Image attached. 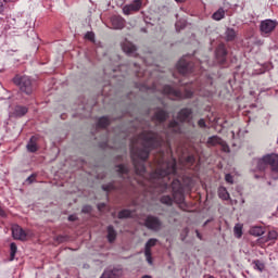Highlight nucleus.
<instances>
[{
  "instance_id": "3",
  "label": "nucleus",
  "mask_w": 278,
  "mask_h": 278,
  "mask_svg": "<svg viewBox=\"0 0 278 278\" xmlns=\"http://www.w3.org/2000/svg\"><path fill=\"white\" fill-rule=\"evenodd\" d=\"M13 83L20 88L21 92H24V94H31V92H34V84L28 76L16 75L13 78Z\"/></svg>"
},
{
  "instance_id": "30",
  "label": "nucleus",
  "mask_w": 278,
  "mask_h": 278,
  "mask_svg": "<svg viewBox=\"0 0 278 278\" xmlns=\"http://www.w3.org/2000/svg\"><path fill=\"white\" fill-rule=\"evenodd\" d=\"M236 238H242V224H237L233 228Z\"/></svg>"
},
{
  "instance_id": "32",
  "label": "nucleus",
  "mask_w": 278,
  "mask_h": 278,
  "mask_svg": "<svg viewBox=\"0 0 278 278\" xmlns=\"http://www.w3.org/2000/svg\"><path fill=\"white\" fill-rule=\"evenodd\" d=\"M161 203L164 205H173V198H170V195H163L161 198Z\"/></svg>"
},
{
  "instance_id": "42",
  "label": "nucleus",
  "mask_w": 278,
  "mask_h": 278,
  "mask_svg": "<svg viewBox=\"0 0 278 278\" xmlns=\"http://www.w3.org/2000/svg\"><path fill=\"white\" fill-rule=\"evenodd\" d=\"M198 125H199V127H201L202 129L203 128H205L206 127V125H205V119H200L199 122H198Z\"/></svg>"
},
{
  "instance_id": "18",
  "label": "nucleus",
  "mask_w": 278,
  "mask_h": 278,
  "mask_svg": "<svg viewBox=\"0 0 278 278\" xmlns=\"http://www.w3.org/2000/svg\"><path fill=\"white\" fill-rule=\"evenodd\" d=\"M206 144L208 147H216L218 144H223V139L218 136H212L207 139Z\"/></svg>"
},
{
  "instance_id": "1",
  "label": "nucleus",
  "mask_w": 278,
  "mask_h": 278,
  "mask_svg": "<svg viewBox=\"0 0 278 278\" xmlns=\"http://www.w3.org/2000/svg\"><path fill=\"white\" fill-rule=\"evenodd\" d=\"M162 142H164L162 137L155 132H149L147 130L131 141L130 153L137 175L144 177L146 173L144 164L138 163V160H140V162H146L151 149L162 147Z\"/></svg>"
},
{
  "instance_id": "21",
  "label": "nucleus",
  "mask_w": 278,
  "mask_h": 278,
  "mask_svg": "<svg viewBox=\"0 0 278 278\" xmlns=\"http://www.w3.org/2000/svg\"><path fill=\"white\" fill-rule=\"evenodd\" d=\"M168 129L173 134H181V125L175 121L169 123Z\"/></svg>"
},
{
  "instance_id": "31",
  "label": "nucleus",
  "mask_w": 278,
  "mask_h": 278,
  "mask_svg": "<svg viewBox=\"0 0 278 278\" xmlns=\"http://www.w3.org/2000/svg\"><path fill=\"white\" fill-rule=\"evenodd\" d=\"M110 125V118L108 117H101L98 122V127L105 128Z\"/></svg>"
},
{
  "instance_id": "27",
  "label": "nucleus",
  "mask_w": 278,
  "mask_h": 278,
  "mask_svg": "<svg viewBox=\"0 0 278 278\" xmlns=\"http://www.w3.org/2000/svg\"><path fill=\"white\" fill-rule=\"evenodd\" d=\"M218 197L219 199H223L224 201H227L229 199V192L225 187H220L218 189Z\"/></svg>"
},
{
  "instance_id": "13",
  "label": "nucleus",
  "mask_w": 278,
  "mask_h": 278,
  "mask_svg": "<svg viewBox=\"0 0 278 278\" xmlns=\"http://www.w3.org/2000/svg\"><path fill=\"white\" fill-rule=\"evenodd\" d=\"M190 116H192V111L190 109H182L178 113V121H180V123H186L190 121Z\"/></svg>"
},
{
  "instance_id": "53",
  "label": "nucleus",
  "mask_w": 278,
  "mask_h": 278,
  "mask_svg": "<svg viewBox=\"0 0 278 278\" xmlns=\"http://www.w3.org/2000/svg\"><path fill=\"white\" fill-rule=\"evenodd\" d=\"M275 179H278V176Z\"/></svg>"
},
{
  "instance_id": "35",
  "label": "nucleus",
  "mask_w": 278,
  "mask_h": 278,
  "mask_svg": "<svg viewBox=\"0 0 278 278\" xmlns=\"http://www.w3.org/2000/svg\"><path fill=\"white\" fill-rule=\"evenodd\" d=\"M184 27H186V21L185 20H180V21L176 22V29L178 31H181V29H184Z\"/></svg>"
},
{
  "instance_id": "50",
  "label": "nucleus",
  "mask_w": 278,
  "mask_h": 278,
  "mask_svg": "<svg viewBox=\"0 0 278 278\" xmlns=\"http://www.w3.org/2000/svg\"><path fill=\"white\" fill-rule=\"evenodd\" d=\"M3 12V5H0V13Z\"/></svg>"
},
{
  "instance_id": "24",
  "label": "nucleus",
  "mask_w": 278,
  "mask_h": 278,
  "mask_svg": "<svg viewBox=\"0 0 278 278\" xmlns=\"http://www.w3.org/2000/svg\"><path fill=\"white\" fill-rule=\"evenodd\" d=\"M250 233L251 236H255V237L264 236V228L260 226H254L250 229Z\"/></svg>"
},
{
  "instance_id": "4",
  "label": "nucleus",
  "mask_w": 278,
  "mask_h": 278,
  "mask_svg": "<svg viewBox=\"0 0 278 278\" xmlns=\"http://www.w3.org/2000/svg\"><path fill=\"white\" fill-rule=\"evenodd\" d=\"M163 94H166L172 100H177V99H190L192 97V91H186L185 94H182L180 91L175 90L170 86H164L163 87Z\"/></svg>"
},
{
  "instance_id": "22",
  "label": "nucleus",
  "mask_w": 278,
  "mask_h": 278,
  "mask_svg": "<svg viewBox=\"0 0 278 278\" xmlns=\"http://www.w3.org/2000/svg\"><path fill=\"white\" fill-rule=\"evenodd\" d=\"M173 199L176 203H184V192L181 189L174 191Z\"/></svg>"
},
{
  "instance_id": "36",
  "label": "nucleus",
  "mask_w": 278,
  "mask_h": 278,
  "mask_svg": "<svg viewBox=\"0 0 278 278\" xmlns=\"http://www.w3.org/2000/svg\"><path fill=\"white\" fill-rule=\"evenodd\" d=\"M128 170L129 169L125 165L117 166V173H121L122 175H127Z\"/></svg>"
},
{
  "instance_id": "15",
  "label": "nucleus",
  "mask_w": 278,
  "mask_h": 278,
  "mask_svg": "<svg viewBox=\"0 0 278 278\" xmlns=\"http://www.w3.org/2000/svg\"><path fill=\"white\" fill-rule=\"evenodd\" d=\"M122 49L124 53H127V55H136V46L129 41H125L122 45Z\"/></svg>"
},
{
  "instance_id": "5",
  "label": "nucleus",
  "mask_w": 278,
  "mask_h": 278,
  "mask_svg": "<svg viewBox=\"0 0 278 278\" xmlns=\"http://www.w3.org/2000/svg\"><path fill=\"white\" fill-rule=\"evenodd\" d=\"M141 9L142 0H134L131 3L123 7V14H125V16H129L135 14V12H140Z\"/></svg>"
},
{
  "instance_id": "20",
  "label": "nucleus",
  "mask_w": 278,
  "mask_h": 278,
  "mask_svg": "<svg viewBox=\"0 0 278 278\" xmlns=\"http://www.w3.org/2000/svg\"><path fill=\"white\" fill-rule=\"evenodd\" d=\"M28 111L29 110L26 106L17 105L15 106L13 114L21 118L22 116H25V114H27Z\"/></svg>"
},
{
  "instance_id": "25",
  "label": "nucleus",
  "mask_w": 278,
  "mask_h": 278,
  "mask_svg": "<svg viewBox=\"0 0 278 278\" xmlns=\"http://www.w3.org/2000/svg\"><path fill=\"white\" fill-rule=\"evenodd\" d=\"M108 240L109 242H114L116 240V230H114V227L112 226L108 227Z\"/></svg>"
},
{
  "instance_id": "49",
  "label": "nucleus",
  "mask_w": 278,
  "mask_h": 278,
  "mask_svg": "<svg viewBox=\"0 0 278 278\" xmlns=\"http://www.w3.org/2000/svg\"><path fill=\"white\" fill-rule=\"evenodd\" d=\"M197 236H198V238H200V240H201V233L199 232V230H197Z\"/></svg>"
},
{
  "instance_id": "48",
  "label": "nucleus",
  "mask_w": 278,
  "mask_h": 278,
  "mask_svg": "<svg viewBox=\"0 0 278 278\" xmlns=\"http://www.w3.org/2000/svg\"><path fill=\"white\" fill-rule=\"evenodd\" d=\"M68 220H75V216L71 215V216L68 217Z\"/></svg>"
},
{
  "instance_id": "2",
  "label": "nucleus",
  "mask_w": 278,
  "mask_h": 278,
  "mask_svg": "<svg viewBox=\"0 0 278 278\" xmlns=\"http://www.w3.org/2000/svg\"><path fill=\"white\" fill-rule=\"evenodd\" d=\"M159 167L154 173L150 175L148 186L150 192H166L168 190V175H175L177 172V161L170 159L168 162H164V157L157 161Z\"/></svg>"
},
{
  "instance_id": "29",
  "label": "nucleus",
  "mask_w": 278,
  "mask_h": 278,
  "mask_svg": "<svg viewBox=\"0 0 278 278\" xmlns=\"http://www.w3.org/2000/svg\"><path fill=\"white\" fill-rule=\"evenodd\" d=\"M18 251V248L16 247V243L12 242L10 244V261L13 262L14 257H16V252Z\"/></svg>"
},
{
  "instance_id": "17",
  "label": "nucleus",
  "mask_w": 278,
  "mask_h": 278,
  "mask_svg": "<svg viewBox=\"0 0 278 278\" xmlns=\"http://www.w3.org/2000/svg\"><path fill=\"white\" fill-rule=\"evenodd\" d=\"M168 113H166L164 110H159L155 112L153 121H156L157 123H164V121H166Z\"/></svg>"
},
{
  "instance_id": "26",
  "label": "nucleus",
  "mask_w": 278,
  "mask_h": 278,
  "mask_svg": "<svg viewBox=\"0 0 278 278\" xmlns=\"http://www.w3.org/2000/svg\"><path fill=\"white\" fill-rule=\"evenodd\" d=\"M213 21H223L225 18V10L219 9L212 15Z\"/></svg>"
},
{
  "instance_id": "51",
  "label": "nucleus",
  "mask_w": 278,
  "mask_h": 278,
  "mask_svg": "<svg viewBox=\"0 0 278 278\" xmlns=\"http://www.w3.org/2000/svg\"><path fill=\"white\" fill-rule=\"evenodd\" d=\"M142 278H151V276H149V275H146V276H143Z\"/></svg>"
},
{
  "instance_id": "47",
  "label": "nucleus",
  "mask_w": 278,
  "mask_h": 278,
  "mask_svg": "<svg viewBox=\"0 0 278 278\" xmlns=\"http://www.w3.org/2000/svg\"><path fill=\"white\" fill-rule=\"evenodd\" d=\"M176 3H185L186 0H175Z\"/></svg>"
},
{
  "instance_id": "6",
  "label": "nucleus",
  "mask_w": 278,
  "mask_h": 278,
  "mask_svg": "<svg viewBox=\"0 0 278 278\" xmlns=\"http://www.w3.org/2000/svg\"><path fill=\"white\" fill-rule=\"evenodd\" d=\"M144 226L152 231H160L162 229V222L155 216H148Z\"/></svg>"
},
{
  "instance_id": "46",
  "label": "nucleus",
  "mask_w": 278,
  "mask_h": 278,
  "mask_svg": "<svg viewBox=\"0 0 278 278\" xmlns=\"http://www.w3.org/2000/svg\"><path fill=\"white\" fill-rule=\"evenodd\" d=\"M90 210V206H85L84 208H83V212H88Z\"/></svg>"
},
{
  "instance_id": "10",
  "label": "nucleus",
  "mask_w": 278,
  "mask_h": 278,
  "mask_svg": "<svg viewBox=\"0 0 278 278\" xmlns=\"http://www.w3.org/2000/svg\"><path fill=\"white\" fill-rule=\"evenodd\" d=\"M271 157V154H266L262 159H256L253 161V164L257 166L258 170H266L267 166H270L268 160Z\"/></svg>"
},
{
  "instance_id": "8",
  "label": "nucleus",
  "mask_w": 278,
  "mask_h": 278,
  "mask_svg": "<svg viewBox=\"0 0 278 278\" xmlns=\"http://www.w3.org/2000/svg\"><path fill=\"white\" fill-rule=\"evenodd\" d=\"M177 71L180 75H188V73H192V63L186 61V59H180L177 64Z\"/></svg>"
},
{
  "instance_id": "37",
  "label": "nucleus",
  "mask_w": 278,
  "mask_h": 278,
  "mask_svg": "<svg viewBox=\"0 0 278 278\" xmlns=\"http://www.w3.org/2000/svg\"><path fill=\"white\" fill-rule=\"evenodd\" d=\"M115 186L114 184H109V185H103L102 186V190H104L105 192H110V190H115Z\"/></svg>"
},
{
  "instance_id": "40",
  "label": "nucleus",
  "mask_w": 278,
  "mask_h": 278,
  "mask_svg": "<svg viewBox=\"0 0 278 278\" xmlns=\"http://www.w3.org/2000/svg\"><path fill=\"white\" fill-rule=\"evenodd\" d=\"M85 37L87 38V40H94V33L92 31H88Z\"/></svg>"
},
{
  "instance_id": "41",
  "label": "nucleus",
  "mask_w": 278,
  "mask_h": 278,
  "mask_svg": "<svg viewBox=\"0 0 278 278\" xmlns=\"http://www.w3.org/2000/svg\"><path fill=\"white\" fill-rule=\"evenodd\" d=\"M225 179L227 184H233V176H231L230 174H226Z\"/></svg>"
},
{
  "instance_id": "52",
  "label": "nucleus",
  "mask_w": 278,
  "mask_h": 278,
  "mask_svg": "<svg viewBox=\"0 0 278 278\" xmlns=\"http://www.w3.org/2000/svg\"><path fill=\"white\" fill-rule=\"evenodd\" d=\"M185 233H188V229H185Z\"/></svg>"
},
{
  "instance_id": "28",
  "label": "nucleus",
  "mask_w": 278,
  "mask_h": 278,
  "mask_svg": "<svg viewBox=\"0 0 278 278\" xmlns=\"http://www.w3.org/2000/svg\"><path fill=\"white\" fill-rule=\"evenodd\" d=\"M101 278H119L117 270H105Z\"/></svg>"
},
{
  "instance_id": "34",
  "label": "nucleus",
  "mask_w": 278,
  "mask_h": 278,
  "mask_svg": "<svg viewBox=\"0 0 278 278\" xmlns=\"http://www.w3.org/2000/svg\"><path fill=\"white\" fill-rule=\"evenodd\" d=\"M254 268L255 270H260V273H262V270H264V263L260 262V261H254Z\"/></svg>"
},
{
  "instance_id": "43",
  "label": "nucleus",
  "mask_w": 278,
  "mask_h": 278,
  "mask_svg": "<svg viewBox=\"0 0 278 278\" xmlns=\"http://www.w3.org/2000/svg\"><path fill=\"white\" fill-rule=\"evenodd\" d=\"M34 179H36V176L31 175L27 178L28 184H34Z\"/></svg>"
},
{
  "instance_id": "9",
  "label": "nucleus",
  "mask_w": 278,
  "mask_h": 278,
  "mask_svg": "<svg viewBox=\"0 0 278 278\" xmlns=\"http://www.w3.org/2000/svg\"><path fill=\"white\" fill-rule=\"evenodd\" d=\"M275 27H277V22L273 20H265L261 22L262 34H271V31H275Z\"/></svg>"
},
{
  "instance_id": "44",
  "label": "nucleus",
  "mask_w": 278,
  "mask_h": 278,
  "mask_svg": "<svg viewBox=\"0 0 278 278\" xmlns=\"http://www.w3.org/2000/svg\"><path fill=\"white\" fill-rule=\"evenodd\" d=\"M187 162H189L190 164H192V162H194V156H189V157L187 159Z\"/></svg>"
},
{
  "instance_id": "33",
  "label": "nucleus",
  "mask_w": 278,
  "mask_h": 278,
  "mask_svg": "<svg viewBox=\"0 0 278 278\" xmlns=\"http://www.w3.org/2000/svg\"><path fill=\"white\" fill-rule=\"evenodd\" d=\"M131 216V211L123 210L118 213V218H129Z\"/></svg>"
},
{
  "instance_id": "39",
  "label": "nucleus",
  "mask_w": 278,
  "mask_h": 278,
  "mask_svg": "<svg viewBox=\"0 0 278 278\" xmlns=\"http://www.w3.org/2000/svg\"><path fill=\"white\" fill-rule=\"evenodd\" d=\"M278 233L275 230L268 232L267 239L268 240H277Z\"/></svg>"
},
{
  "instance_id": "38",
  "label": "nucleus",
  "mask_w": 278,
  "mask_h": 278,
  "mask_svg": "<svg viewBox=\"0 0 278 278\" xmlns=\"http://www.w3.org/2000/svg\"><path fill=\"white\" fill-rule=\"evenodd\" d=\"M219 147H222V151H224V153H229V146L227 144V142L222 140V143H219Z\"/></svg>"
},
{
  "instance_id": "7",
  "label": "nucleus",
  "mask_w": 278,
  "mask_h": 278,
  "mask_svg": "<svg viewBox=\"0 0 278 278\" xmlns=\"http://www.w3.org/2000/svg\"><path fill=\"white\" fill-rule=\"evenodd\" d=\"M12 236L14 240H21L22 242L27 240L29 236V231H25L21 226L13 225L12 226Z\"/></svg>"
},
{
  "instance_id": "19",
  "label": "nucleus",
  "mask_w": 278,
  "mask_h": 278,
  "mask_svg": "<svg viewBox=\"0 0 278 278\" xmlns=\"http://www.w3.org/2000/svg\"><path fill=\"white\" fill-rule=\"evenodd\" d=\"M269 166L274 173H278V154H271V157L268 160Z\"/></svg>"
},
{
  "instance_id": "23",
  "label": "nucleus",
  "mask_w": 278,
  "mask_h": 278,
  "mask_svg": "<svg viewBox=\"0 0 278 278\" xmlns=\"http://www.w3.org/2000/svg\"><path fill=\"white\" fill-rule=\"evenodd\" d=\"M225 36H226V40L228 42H231V41L236 40V30L233 28H227Z\"/></svg>"
},
{
  "instance_id": "11",
  "label": "nucleus",
  "mask_w": 278,
  "mask_h": 278,
  "mask_svg": "<svg viewBox=\"0 0 278 278\" xmlns=\"http://www.w3.org/2000/svg\"><path fill=\"white\" fill-rule=\"evenodd\" d=\"M155 244H157V239H150L146 243L144 255H146V260H147L148 264H153V258L151 257V248L155 247Z\"/></svg>"
},
{
  "instance_id": "16",
  "label": "nucleus",
  "mask_w": 278,
  "mask_h": 278,
  "mask_svg": "<svg viewBox=\"0 0 278 278\" xmlns=\"http://www.w3.org/2000/svg\"><path fill=\"white\" fill-rule=\"evenodd\" d=\"M26 148L29 153H36V151H38V139L36 137H31Z\"/></svg>"
},
{
  "instance_id": "14",
  "label": "nucleus",
  "mask_w": 278,
  "mask_h": 278,
  "mask_svg": "<svg viewBox=\"0 0 278 278\" xmlns=\"http://www.w3.org/2000/svg\"><path fill=\"white\" fill-rule=\"evenodd\" d=\"M113 29H123L125 27V18L122 16H113L111 18Z\"/></svg>"
},
{
  "instance_id": "45",
  "label": "nucleus",
  "mask_w": 278,
  "mask_h": 278,
  "mask_svg": "<svg viewBox=\"0 0 278 278\" xmlns=\"http://www.w3.org/2000/svg\"><path fill=\"white\" fill-rule=\"evenodd\" d=\"M0 216H5V211L0 206Z\"/></svg>"
},
{
  "instance_id": "12",
  "label": "nucleus",
  "mask_w": 278,
  "mask_h": 278,
  "mask_svg": "<svg viewBox=\"0 0 278 278\" xmlns=\"http://www.w3.org/2000/svg\"><path fill=\"white\" fill-rule=\"evenodd\" d=\"M216 59L220 64H224L227 58V49H225V45L220 43L215 51Z\"/></svg>"
}]
</instances>
